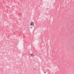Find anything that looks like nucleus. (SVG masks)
<instances>
[{"label":"nucleus","mask_w":74,"mask_h":74,"mask_svg":"<svg viewBox=\"0 0 74 74\" xmlns=\"http://www.w3.org/2000/svg\"><path fill=\"white\" fill-rule=\"evenodd\" d=\"M44 73H45V72H44Z\"/></svg>","instance_id":"nucleus-5"},{"label":"nucleus","mask_w":74,"mask_h":74,"mask_svg":"<svg viewBox=\"0 0 74 74\" xmlns=\"http://www.w3.org/2000/svg\"><path fill=\"white\" fill-rule=\"evenodd\" d=\"M32 24L33 26H34V23H33V22H32Z\"/></svg>","instance_id":"nucleus-2"},{"label":"nucleus","mask_w":74,"mask_h":74,"mask_svg":"<svg viewBox=\"0 0 74 74\" xmlns=\"http://www.w3.org/2000/svg\"><path fill=\"white\" fill-rule=\"evenodd\" d=\"M30 26H32V22L31 23V24H30Z\"/></svg>","instance_id":"nucleus-3"},{"label":"nucleus","mask_w":74,"mask_h":74,"mask_svg":"<svg viewBox=\"0 0 74 74\" xmlns=\"http://www.w3.org/2000/svg\"><path fill=\"white\" fill-rule=\"evenodd\" d=\"M31 29H32V28H33L32 27H31Z\"/></svg>","instance_id":"nucleus-4"},{"label":"nucleus","mask_w":74,"mask_h":74,"mask_svg":"<svg viewBox=\"0 0 74 74\" xmlns=\"http://www.w3.org/2000/svg\"><path fill=\"white\" fill-rule=\"evenodd\" d=\"M31 56H34V54H31Z\"/></svg>","instance_id":"nucleus-1"}]
</instances>
